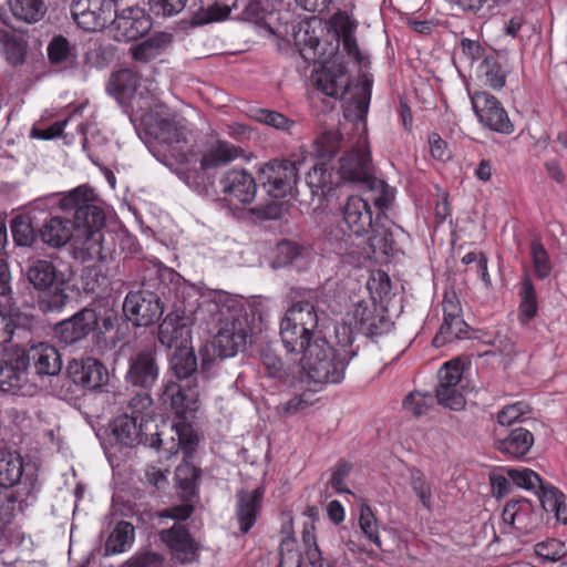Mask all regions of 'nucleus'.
Here are the masks:
<instances>
[{"label":"nucleus","instance_id":"obj_1","mask_svg":"<svg viewBox=\"0 0 567 567\" xmlns=\"http://www.w3.org/2000/svg\"><path fill=\"white\" fill-rule=\"evenodd\" d=\"M93 192L85 185L78 186L64 195L59 205L64 210H74L76 231L72 246L82 260L103 259L104 212L92 203Z\"/></svg>","mask_w":567,"mask_h":567},{"label":"nucleus","instance_id":"obj_2","mask_svg":"<svg viewBox=\"0 0 567 567\" xmlns=\"http://www.w3.org/2000/svg\"><path fill=\"white\" fill-rule=\"evenodd\" d=\"M141 124L146 136L165 147L177 163L192 162L195 136L183 115L159 104L142 116Z\"/></svg>","mask_w":567,"mask_h":567},{"label":"nucleus","instance_id":"obj_3","mask_svg":"<svg viewBox=\"0 0 567 567\" xmlns=\"http://www.w3.org/2000/svg\"><path fill=\"white\" fill-rule=\"evenodd\" d=\"M350 330L342 328V339L331 347L326 338L313 339L308 351L299 358V368L316 383H340L350 360L357 355Z\"/></svg>","mask_w":567,"mask_h":567},{"label":"nucleus","instance_id":"obj_4","mask_svg":"<svg viewBox=\"0 0 567 567\" xmlns=\"http://www.w3.org/2000/svg\"><path fill=\"white\" fill-rule=\"evenodd\" d=\"M343 225L331 227L327 233V240L331 249L338 255L351 254L353 237H363L373 228V210L370 198L364 196H349L341 206Z\"/></svg>","mask_w":567,"mask_h":567},{"label":"nucleus","instance_id":"obj_5","mask_svg":"<svg viewBox=\"0 0 567 567\" xmlns=\"http://www.w3.org/2000/svg\"><path fill=\"white\" fill-rule=\"evenodd\" d=\"M172 276L167 268H156L155 277L144 278L142 289L126 295L123 311L137 327H150L157 322L164 312L161 296L165 295V277Z\"/></svg>","mask_w":567,"mask_h":567},{"label":"nucleus","instance_id":"obj_6","mask_svg":"<svg viewBox=\"0 0 567 567\" xmlns=\"http://www.w3.org/2000/svg\"><path fill=\"white\" fill-rule=\"evenodd\" d=\"M29 282L43 295L39 307L43 312L61 311L68 300L71 271L59 270L55 265L45 259H35L27 268Z\"/></svg>","mask_w":567,"mask_h":567},{"label":"nucleus","instance_id":"obj_7","mask_svg":"<svg viewBox=\"0 0 567 567\" xmlns=\"http://www.w3.org/2000/svg\"><path fill=\"white\" fill-rule=\"evenodd\" d=\"M115 316L93 308H83L54 327L56 338L64 344H75L92 336L96 344L105 342V334L114 329Z\"/></svg>","mask_w":567,"mask_h":567},{"label":"nucleus","instance_id":"obj_8","mask_svg":"<svg viewBox=\"0 0 567 567\" xmlns=\"http://www.w3.org/2000/svg\"><path fill=\"white\" fill-rule=\"evenodd\" d=\"M143 411L140 412L141 415L131 416L122 414L112 421L111 431L115 440L128 447L143 444L158 452L165 450L167 452L166 456L177 453V444L174 441L169 447H163L162 434L158 432L157 423L148 415L143 414ZM133 412L138 413V411L134 410Z\"/></svg>","mask_w":567,"mask_h":567},{"label":"nucleus","instance_id":"obj_9","mask_svg":"<svg viewBox=\"0 0 567 567\" xmlns=\"http://www.w3.org/2000/svg\"><path fill=\"white\" fill-rule=\"evenodd\" d=\"M243 153L244 151L240 147L225 140L207 142L200 150L194 144L192 162L182 163L188 167V173H186L187 183L204 184L210 171L226 166L239 158Z\"/></svg>","mask_w":567,"mask_h":567},{"label":"nucleus","instance_id":"obj_10","mask_svg":"<svg viewBox=\"0 0 567 567\" xmlns=\"http://www.w3.org/2000/svg\"><path fill=\"white\" fill-rule=\"evenodd\" d=\"M158 375L159 368L155 351L142 350L131 357L125 380L131 386L145 391V393L131 400L130 406L132 410L141 412L151 408L153 400L147 392L155 385Z\"/></svg>","mask_w":567,"mask_h":567},{"label":"nucleus","instance_id":"obj_11","mask_svg":"<svg viewBox=\"0 0 567 567\" xmlns=\"http://www.w3.org/2000/svg\"><path fill=\"white\" fill-rule=\"evenodd\" d=\"M248 337L247 324L240 319L227 320L221 324L209 344L200 349L202 368L208 370L215 359L230 358L245 347Z\"/></svg>","mask_w":567,"mask_h":567},{"label":"nucleus","instance_id":"obj_12","mask_svg":"<svg viewBox=\"0 0 567 567\" xmlns=\"http://www.w3.org/2000/svg\"><path fill=\"white\" fill-rule=\"evenodd\" d=\"M32 339L22 340L17 349L22 352L21 363L25 369L33 370L39 375H55L62 369V360L56 348L48 342L30 344Z\"/></svg>","mask_w":567,"mask_h":567},{"label":"nucleus","instance_id":"obj_13","mask_svg":"<svg viewBox=\"0 0 567 567\" xmlns=\"http://www.w3.org/2000/svg\"><path fill=\"white\" fill-rule=\"evenodd\" d=\"M111 32L116 41H135L150 32L152 18L145 9L132 6L122 10L114 8Z\"/></svg>","mask_w":567,"mask_h":567},{"label":"nucleus","instance_id":"obj_14","mask_svg":"<svg viewBox=\"0 0 567 567\" xmlns=\"http://www.w3.org/2000/svg\"><path fill=\"white\" fill-rule=\"evenodd\" d=\"M470 99L475 115L484 126L505 135L514 132V124L506 110L494 95L485 91H475L470 92Z\"/></svg>","mask_w":567,"mask_h":567},{"label":"nucleus","instance_id":"obj_15","mask_svg":"<svg viewBox=\"0 0 567 567\" xmlns=\"http://www.w3.org/2000/svg\"><path fill=\"white\" fill-rule=\"evenodd\" d=\"M158 536L175 563L188 565L198 560L200 545L185 525L175 523L159 530Z\"/></svg>","mask_w":567,"mask_h":567},{"label":"nucleus","instance_id":"obj_16","mask_svg":"<svg viewBox=\"0 0 567 567\" xmlns=\"http://www.w3.org/2000/svg\"><path fill=\"white\" fill-rule=\"evenodd\" d=\"M114 8L112 0H73L71 16L79 28L95 32L110 23Z\"/></svg>","mask_w":567,"mask_h":567},{"label":"nucleus","instance_id":"obj_17","mask_svg":"<svg viewBox=\"0 0 567 567\" xmlns=\"http://www.w3.org/2000/svg\"><path fill=\"white\" fill-rule=\"evenodd\" d=\"M298 178L297 167L288 159H274L259 169V181L268 194L282 198L292 190Z\"/></svg>","mask_w":567,"mask_h":567},{"label":"nucleus","instance_id":"obj_18","mask_svg":"<svg viewBox=\"0 0 567 567\" xmlns=\"http://www.w3.org/2000/svg\"><path fill=\"white\" fill-rule=\"evenodd\" d=\"M161 401L176 417L186 421L198 409L197 383L167 381L163 385Z\"/></svg>","mask_w":567,"mask_h":567},{"label":"nucleus","instance_id":"obj_19","mask_svg":"<svg viewBox=\"0 0 567 567\" xmlns=\"http://www.w3.org/2000/svg\"><path fill=\"white\" fill-rule=\"evenodd\" d=\"M266 488L260 485L254 489L241 488L235 495V517L241 534H247L259 519L262 511Z\"/></svg>","mask_w":567,"mask_h":567},{"label":"nucleus","instance_id":"obj_20","mask_svg":"<svg viewBox=\"0 0 567 567\" xmlns=\"http://www.w3.org/2000/svg\"><path fill=\"white\" fill-rule=\"evenodd\" d=\"M219 187L229 202L250 204L257 193V183L251 173L244 168L226 171L220 179Z\"/></svg>","mask_w":567,"mask_h":567},{"label":"nucleus","instance_id":"obj_21","mask_svg":"<svg viewBox=\"0 0 567 567\" xmlns=\"http://www.w3.org/2000/svg\"><path fill=\"white\" fill-rule=\"evenodd\" d=\"M328 25L347 55L357 64L364 65L367 58L361 53L355 39L358 21L347 11L338 10L330 17Z\"/></svg>","mask_w":567,"mask_h":567},{"label":"nucleus","instance_id":"obj_22","mask_svg":"<svg viewBox=\"0 0 567 567\" xmlns=\"http://www.w3.org/2000/svg\"><path fill=\"white\" fill-rule=\"evenodd\" d=\"M68 374L74 384L84 390L100 389L107 382L109 378L106 368L94 358L70 361Z\"/></svg>","mask_w":567,"mask_h":567},{"label":"nucleus","instance_id":"obj_23","mask_svg":"<svg viewBox=\"0 0 567 567\" xmlns=\"http://www.w3.org/2000/svg\"><path fill=\"white\" fill-rule=\"evenodd\" d=\"M60 208L65 214L72 213L73 219L69 216H51L39 229V237L42 243L52 248H61L72 241L78 228L74 210H64L61 206Z\"/></svg>","mask_w":567,"mask_h":567},{"label":"nucleus","instance_id":"obj_24","mask_svg":"<svg viewBox=\"0 0 567 567\" xmlns=\"http://www.w3.org/2000/svg\"><path fill=\"white\" fill-rule=\"evenodd\" d=\"M338 174L341 179L352 183H368L371 177V154L365 148H353L340 158Z\"/></svg>","mask_w":567,"mask_h":567},{"label":"nucleus","instance_id":"obj_25","mask_svg":"<svg viewBox=\"0 0 567 567\" xmlns=\"http://www.w3.org/2000/svg\"><path fill=\"white\" fill-rule=\"evenodd\" d=\"M192 338L189 319L178 313H168L158 327V341L175 350L186 348Z\"/></svg>","mask_w":567,"mask_h":567},{"label":"nucleus","instance_id":"obj_26","mask_svg":"<svg viewBox=\"0 0 567 567\" xmlns=\"http://www.w3.org/2000/svg\"><path fill=\"white\" fill-rule=\"evenodd\" d=\"M23 458L11 450L0 449V487L22 491V484L32 483L35 487V478L25 475L23 477Z\"/></svg>","mask_w":567,"mask_h":567},{"label":"nucleus","instance_id":"obj_27","mask_svg":"<svg viewBox=\"0 0 567 567\" xmlns=\"http://www.w3.org/2000/svg\"><path fill=\"white\" fill-rule=\"evenodd\" d=\"M322 68L312 74L313 85L317 90L330 97H337L348 84L347 68L342 62H320Z\"/></svg>","mask_w":567,"mask_h":567},{"label":"nucleus","instance_id":"obj_28","mask_svg":"<svg viewBox=\"0 0 567 567\" xmlns=\"http://www.w3.org/2000/svg\"><path fill=\"white\" fill-rule=\"evenodd\" d=\"M286 320V338L293 340V331L290 332V327H301L302 332L318 331L319 317L316 305L310 300L295 301L291 307L286 311L284 318Z\"/></svg>","mask_w":567,"mask_h":567},{"label":"nucleus","instance_id":"obj_29","mask_svg":"<svg viewBox=\"0 0 567 567\" xmlns=\"http://www.w3.org/2000/svg\"><path fill=\"white\" fill-rule=\"evenodd\" d=\"M375 306L368 301H359L355 303L350 320L347 324L336 329V337L339 339L342 336V328L350 330V336L354 338V331L364 336L378 334V316L375 315Z\"/></svg>","mask_w":567,"mask_h":567},{"label":"nucleus","instance_id":"obj_30","mask_svg":"<svg viewBox=\"0 0 567 567\" xmlns=\"http://www.w3.org/2000/svg\"><path fill=\"white\" fill-rule=\"evenodd\" d=\"M502 518L505 524L524 534L530 533L537 525L533 504L526 498L508 501L504 506Z\"/></svg>","mask_w":567,"mask_h":567},{"label":"nucleus","instance_id":"obj_31","mask_svg":"<svg viewBox=\"0 0 567 567\" xmlns=\"http://www.w3.org/2000/svg\"><path fill=\"white\" fill-rule=\"evenodd\" d=\"M303 516L307 518L302 527V542L309 561L307 567H332L331 563L322 557L317 544L315 523L319 519L318 508L316 506H307L303 511Z\"/></svg>","mask_w":567,"mask_h":567},{"label":"nucleus","instance_id":"obj_32","mask_svg":"<svg viewBox=\"0 0 567 567\" xmlns=\"http://www.w3.org/2000/svg\"><path fill=\"white\" fill-rule=\"evenodd\" d=\"M76 131L82 135V147L95 166L103 165L110 150V140L100 130L93 128L79 120Z\"/></svg>","mask_w":567,"mask_h":567},{"label":"nucleus","instance_id":"obj_33","mask_svg":"<svg viewBox=\"0 0 567 567\" xmlns=\"http://www.w3.org/2000/svg\"><path fill=\"white\" fill-rule=\"evenodd\" d=\"M141 76L132 69H122L113 73L107 84V91L121 104L132 103L137 97Z\"/></svg>","mask_w":567,"mask_h":567},{"label":"nucleus","instance_id":"obj_34","mask_svg":"<svg viewBox=\"0 0 567 567\" xmlns=\"http://www.w3.org/2000/svg\"><path fill=\"white\" fill-rule=\"evenodd\" d=\"M533 445V433L522 426L512 429L506 436L495 441L496 450L513 458H523Z\"/></svg>","mask_w":567,"mask_h":567},{"label":"nucleus","instance_id":"obj_35","mask_svg":"<svg viewBox=\"0 0 567 567\" xmlns=\"http://www.w3.org/2000/svg\"><path fill=\"white\" fill-rule=\"evenodd\" d=\"M228 301L230 299L226 293H217L213 299L204 300L195 311V319L205 321L208 326L224 324L235 318L227 305Z\"/></svg>","mask_w":567,"mask_h":567},{"label":"nucleus","instance_id":"obj_36","mask_svg":"<svg viewBox=\"0 0 567 567\" xmlns=\"http://www.w3.org/2000/svg\"><path fill=\"white\" fill-rule=\"evenodd\" d=\"M260 365L265 375L278 384L291 383L296 370H300L299 362L287 364L270 349H264L261 351Z\"/></svg>","mask_w":567,"mask_h":567},{"label":"nucleus","instance_id":"obj_37","mask_svg":"<svg viewBox=\"0 0 567 567\" xmlns=\"http://www.w3.org/2000/svg\"><path fill=\"white\" fill-rule=\"evenodd\" d=\"M173 35L159 32L130 48L132 59L140 63H148L158 58L171 44Z\"/></svg>","mask_w":567,"mask_h":567},{"label":"nucleus","instance_id":"obj_38","mask_svg":"<svg viewBox=\"0 0 567 567\" xmlns=\"http://www.w3.org/2000/svg\"><path fill=\"white\" fill-rule=\"evenodd\" d=\"M135 542V528L132 523L120 520L110 532L104 543V555L114 556L127 551Z\"/></svg>","mask_w":567,"mask_h":567},{"label":"nucleus","instance_id":"obj_39","mask_svg":"<svg viewBox=\"0 0 567 567\" xmlns=\"http://www.w3.org/2000/svg\"><path fill=\"white\" fill-rule=\"evenodd\" d=\"M200 475V468L192 463L186 462L177 466L175 480L183 502H193L197 496Z\"/></svg>","mask_w":567,"mask_h":567},{"label":"nucleus","instance_id":"obj_40","mask_svg":"<svg viewBox=\"0 0 567 567\" xmlns=\"http://www.w3.org/2000/svg\"><path fill=\"white\" fill-rule=\"evenodd\" d=\"M476 76L483 85L499 90L506 83L507 72L498 56L489 54L478 65Z\"/></svg>","mask_w":567,"mask_h":567},{"label":"nucleus","instance_id":"obj_41","mask_svg":"<svg viewBox=\"0 0 567 567\" xmlns=\"http://www.w3.org/2000/svg\"><path fill=\"white\" fill-rule=\"evenodd\" d=\"M518 296V321L522 326H528L538 312L536 289L528 276L520 280Z\"/></svg>","mask_w":567,"mask_h":567},{"label":"nucleus","instance_id":"obj_42","mask_svg":"<svg viewBox=\"0 0 567 567\" xmlns=\"http://www.w3.org/2000/svg\"><path fill=\"white\" fill-rule=\"evenodd\" d=\"M468 331V324L463 319V315L443 316V322L439 332L433 338L435 347H443L456 339H463Z\"/></svg>","mask_w":567,"mask_h":567},{"label":"nucleus","instance_id":"obj_43","mask_svg":"<svg viewBox=\"0 0 567 567\" xmlns=\"http://www.w3.org/2000/svg\"><path fill=\"white\" fill-rule=\"evenodd\" d=\"M171 369L179 382L196 383L193 378L197 372V359L192 349L175 350L171 359Z\"/></svg>","mask_w":567,"mask_h":567},{"label":"nucleus","instance_id":"obj_44","mask_svg":"<svg viewBox=\"0 0 567 567\" xmlns=\"http://www.w3.org/2000/svg\"><path fill=\"white\" fill-rule=\"evenodd\" d=\"M286 320H281L280 322V337L287 352L296 355H303L305 352L308 351L310 344H312L313 339L321 338L320 333L316 332H302L301 327H290V332H295L293 340H289L286 338Z\"/></svg>","mask_w":567,"mask_h":567},{"label":"nucleus","instance_id":"obj_45","mask_svg":"<svg viewBox=\"0 0 567 567\" xmlns=\"http://www.w3.org/2000/svg\"><path fill=\"white\" fill-rule=\"evenodd\" d=\"M202 4L193 11L192 23L204 25L223 21L230 14V9L217 0H200Z\"/></svg>","mask_w":567,"mask_h":567},{"label":"nucleus","instance_id":"obj_46","mask_svg":"<svg viewBox=\"0 0 567 567\" xmlns=\"http://www.w3.org/2000/svg\"><path fill=\"white\" fill-rule=\"evenodd\" d=\"M29 336H31L29 328L17 323L10 315L0 310V344L12 342L13 347L18 348Z\"/></svg>","mask_w":567,"mask_h":567},{"label":"nucleus","instance_id":"obj_47","mask_svg":"<svg viewBox=\"0 0 567 567\" xmlns=\"http://www.w3.org/2000/svg\"><path fill=\"white\" fill-rule=\"evenodd\" d=\"M24 373L20 357L14 362L0 360V391H18Z\"/></svg>","mask_w":567,"mask_h":567},{"label":"nucleus","instance_id":"obj_48","mask_svg":"<svg viewBox=\"0 0 567 567\" xmlns=\"http://www.w3.org/2000/svg\"><path fill=\"white\" fill-rule=\"evenodd\" d=\"M10 227L17 246L31 247L37 241L38 234L29 215H17L11 219Z\"/></svg>","mask_w":567,"mask_h":567},{"label":"nucleus","instance_id":"obj_49","mask_svg":"<svg viewBox=\"0 0 567 567\" xmlns=\"http://www.w3.org/2000/svg\"><path fill=\"white\" fill-rule=\"evenodd\" d=\"M10 9L18 20L27 23L38 22L47 11L43 0H11Z\"/></svg>","mask_w":567,"mask_h":567},{"label":"nucleus","instance_id":"obj_50","mask_svg":"<svg viewBox=\"0 0 567 567\" xmlns=\"http://www.w3.org/2000/svg\"><path fill=\"white\" fill-rule=\"evenodd\" d=\"M307 183L315 193H329L333 188V171L329 167V161L319 159L307 174Z\"/></svg>","mask_w":567,"mask_h":567},{"label":"nucleus","instance_id":"obj_51","mask_svg":"<svg viewBox=\"0 0 567 567\" xmlns=\"http://www.w3.org/2000/svg\"><path fill=\"white\" fill-rule=\"evenodd\" d=\"M295 42L298 47L299 53L302 59L309 63L323 62V51L319 38L308 30L301 33L300 31L295 35Z\"/></svg>","mask_w":567,"mask_h":567},{"label":"nucleus","instance_id":"obj_52","mask_svg":"<svg viewBox=\"0 0 567 567\" xmlns=\"http://www.w3.org/2000/svg\"><path fill=\"white\" fill-rule=\"evenodd\" d=\"M342 141V134L338 130H328L321 133L315 141L318 159L330 162L340 151Z\"/></svg>","mask_w":567,"mask_h":567},{"label":"nucleus","instance_id":"obj_53","mask_svg":"<svg viewBox=\"0 0 567 567\" xmlns=\"http://www.w3.org/2000/svg\"><path fill=\"white\" fill-rule=\"evenodd\" d=\"M74 48L70 41L59 34L54 35L48 44V58L54 65L72 63L75 60Z\"/></svg>","mask_w":567,"mask_h":567},{"label":"nucleus","instance_id":"obj_54","mask_svg":"<svg viewBox=\"0 0 567 567\" xmlns=\"http://www.w3.org/2000/svg\"><path fill=\"white\" fill-rule=\"evenodd\" d=\"M371 230L372 236L368 238V245L374 258L390 256L394 244L392 234L385 228H375V224Z\"/></svg>","mask_w":567,"mask_h":567},{"label":"nucleus","instance_id":"obj_55","mask_svg":"<svg viewBox=\"0 0 567 567\" xmlns=\"http://www.w3.org/2000/svg\"><path fill=\"white\" fill-rule=\"evenodd\" d=\"M359 526L364 536L378 548H381L378 519L371 506L365 503L360 506Z\"/></svg>","mask_w":567,"mask_h":567},{"label":"nucleus","instance_id":"obj_56","mask_svg":"<svg viewBox=\"0 0 567 567\" xmlns=\"http://www.w3.org/2000/svg\"><path fill=\"white\" fill-rule=\"evenodd\" d=\"M254 117L256 118V121L262 124H266L270 127H274L286 133H291V130L296 125V122L293 120L288 118L282 113L268 109L256 110Z\"/></svg>","mask_w":567,"mask_h":567},{"label":"nucleus","instance_id":"obj_57","mask_svg":"<svg viewBox=\"0 0 567 567\" xmlns=\"http://www.w3.org/2000/svg\"><path fill=\"white\" fill-rule=\"evenodd\" d=\"M507 476L517 487L533 491L535 493L544 482L535 471L525 467L509 468L507 471Z\"/></svg>","mask_w":567,"mask_h":567},{"label":"nucleus","instance_id":"obj_58","mask_svg":"<svg viewBox=\"0 0 567 567\" xmlns=\"http://www.w3.org/2000/svg\"><path fill=\"white\" fill-rule=\"evenodd\" d=\"M410 484L423 507L430 511L432 507V484L426 481L424 473L413 468L411 471Z\"/></svg>","mask_w":567,"mask_h":567},{"label":"nucleus","instance_id":"obj_59","mask_svg":"<svg viewBox=\"0 0 567 567\" xmlns=\"http://www.w3.org/2000/svg\"><path fill=\"white\" fill-rule=\"evenodd\" d=\"M530 254L535 276L540 280L547 278L551 271V265L548 252L545 249L544 245L540 241H532Z\"/></svg>","mask_w":567,"mask_h":567},{"label":"nucleus","instance_id":"obj_60","mask_svg":"<svg viewBox=\"0 0 567 567\" xmlns=\"http://www.w3.org/2000/svg\"><path fill=\"white\" fill-rule=\"evenodd\" d=\"M372 81L364 78L357 87V92L353 96V105L355 110V117L363 120L369 110L371 101Z\"/></svg>","mask_w":567,"mask_h":567},{"label":"nucleus","instance_id":"obj_61","mask_svg":"<svg viewBox=\"0 0 567 567\" xmlns=\"http://www.w3.org/2000/svg\"><path fill=\"white\" fill-rule=\"evenodd\" d=\"M434 396L430 393L412 392L403 400V408L405 411L412 413L414 416H421L426 413L429 408L433 404Z\"/></svg>","mask_w":567,"mask_h":567},{"label":"nucleus","instance_id":"obj_62","mask_svg":"<svg viewBox=\"0 0 567 567\" xmlns=\"http://www.w3.org/2000/svg\"><path fill=\"white\" fill-rule=\"evenodd\" d=\"M460 51V60L468 66L487 56L485 48L478 41L468 38L461 39Z\"/></svg>","mask_w":567,"mask_h":567},{"label":"nucleus","instance_id":"obj_63","mask_svg":"<svg viewBox=\"0 0 567 567\" xmlns=\"http://www.w3.org/2000/svg\"><path fill=\"white\" fill-rule=\"evenodd\" d=\"M530 412V408L523 401L505 405L497 413V422L501 425L512 426L515 422L522 421V417Z\"/></svg>","mask_w":567,"mask_h":567},{"label":"nucleus","instance_id":"obj_64","mask_svg":"<svg viewBox=\"0 0 567 567\" xmlns=\"http://www.w3.org/2000/svg\"><path fill=\"white\" fill-rule=\"evenodd\" d=\"M165 558L162 554L144 550L135 553L123 564L125 567H163Z\"/></svg>","mask_w":567,"mask_h":567}]
</instances>
